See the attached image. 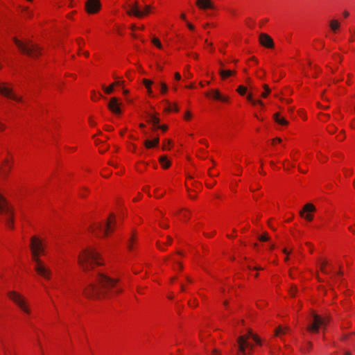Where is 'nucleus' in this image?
<instances>
[{
	"instance_id": "1",
	"label": "nucleus",
	"mask_w": 355,
	"mask_h": 355,
	"mask_svg": "<svg viewBox=\"0 0 355 355\" xmlns=\"http://www.w3.org/2000/svg\"><path fill=\"white\" fill-rule=\"evenodd\" d=\"M78 261L83 270L91 278L90 282L83 290V293L87 297H108L123 291V289L116 285L118 279L110 278L99 271L92 272L96 266L103 264L100 255L94 249L88 248L83 250L78 256Z\"/></svg>"
},
{
	"instance_id": "2",
	"label": "nucleus",
	"mask_w": 355,
	"mask_h": 355,
	"mask_svg": "<svg viewBox=\"0 0 355 355\" xmlns=\"http://www.w3.org/2000/svg\"><path fill=\"white\" fill-rule=\"evenodd\" d=\"M31 249L33 260L35 262V270L37 273L46 279H49L51 275V270L46 267L40 259V255L44 253V245L42 241L34 236L31 238Z\"/></svg>"
},
{
	"instance_id": "3",
	"label": "nucleus",
	"mask_w": 355,
	"mask_h": 355,
	"mask_svg": "<svg viewBox=\"0 0 355 355\" xmlns=\"http://www.w3.org/2000/svg\"><path fill=\"white\" fill-rule=\"evenodd\" d=\"M3 218L8 227L13 228V213L5 198L0 193V219Z\"/></svg>"
},
{
	"instance_id": "4",
	"label": "nucleus",
	"mask_w": 355,
	"mask_h": 355,
	"mask_svg": "<svg viewBox=\"0 0 355 355\" xmlns=\"http://www.w3.org/2000/svg\"><path fill=\"white\" fill-rule=\"evenodd\" d=\"M254 334L251 330H248L246 335L241 336L237 338V344L239 352L243 354H251L254 345L248 341L250 338H252Z\"/></svg>"
},
{
	"instance_id": "5",
	"label": "nucleus",
	"mask_w": 355,
	"mask_h": 355,
	"mask_svg": "<svg viewBox=\"0 0 355 355\" xmlns=\"http://www.w3.org/2000/svg\"><path fill=\"white\" fill-rule=\"evenodd\" d=\"M14 42L23 53L33 58L40 55V50L37 44L31 42L23 43L17 38H14Z\"/></svg>"
},
{
	"instance_id": "6",
	"label": "nucleus",
	"mask_w": 355,
	"mask_h": 355,
	"mask_svg": "<svg viewBox=\"0 0 355 355\" xmlns=\"http://www.w3.org/2000/svg\"><path fill=\"white\" fill-rule=\"evenodd\" d=\"M8 296L12 300L19 309L26 314L31 313L26 298L21 294L15 291H10L8 293Z\"/></svg>"
},
{
	"instance_id": "7",
	"label": "nucleus",
	"mask_w": 355,
	"mask_h": 355,
	"mask_svg": "<svg viewBox=\"0 0 355 355\" xmlns=\"http://www.w3.org/2000/svg\"><path fill=\"white\" fill-rule=\"evenodd\" d=\"M327 322V318H322L318 314L313 313L310 324L307 327V330L311 332H318L320 327H324Z\"/></svg>"
},
{
	"instance_id": "8",
	"label": "nucleus",
	"mask_w": 355,
	"mask_h": 355,
	"mask_svg": "<svg viewBox=\"0 0 355 355\" xmlns=\"http://www.w3.org/2000/svg\"><path fill=\"white\" fill-rule=\"evenodd\" d=\"M150 10V6L146 5L144 7V10H141L138 2L135 1L133 3L128 5V9L126 12L129 15H134L138 18H141L145 15L149 13Z\"/></svg>"
},
{
	"instance_id": "9",
	"label": "nucleus",
	"mask_w": 355,
	"mask_h": 355,
	"mask_svg": "<svg viewBox=\"0 0 355 355\" xmlns=\"http://www.w3.org/2000/svg\"><path fill=\"white\" fill-rule=\"evenodd\" d=\"M112 223L115 224L114 216L113 214L110 215L105 225L98 223L92 227V232L96 235H98L100 233H103L104 235H107L109 231L113 230L112 227Z\"/></svg>"
},
{
	"instance_id": "10",
	"label": "nucleus",
	"mask_w": 355,
	"mask_h": 355,
	"mask_svg": "<svg viewBox=\"0 0 355 355\" xmlns=\"http://www.w3.org/2000/svg\"><path fill=\"white\" fill-rule=\"evenodd\" d=\"M99 0H87L85 3V9L89 14H95L101 8Z\"/></svg>"
},
{
	"instance_id": "11",
	"label": "nucleus",
	"mask_w": 355,
	"mask_h": 355,
	"mask_svg": "<svg viewBox=\"0 0 355 355\" xmlns=\"http://www.w3.org/2000/svg\"><path fill=\"white\" fill-rule=\"evenodd\" d=\"M315 211V206L311 203H307L304 206L302 210H301L300 211V215L302 217H304L306 220L311 221L313 218V216L311 214H305V213Z\"/></svg>"
},
{
	"instance_id": "12",
	"label": "nucleus",
	"mask_w": 355,
	"mask_h": 355,
	"mask_svg": "<svg viewBox=\"0 0 355 355\" xmlns=\"http://www.w3.org/2000/svg\"><path fill=\"white\" fill-rule=\"evenodd\" d=\"M259 42L261 45L266 48H273L274 46V42L270 36H269L266 33H261L259 35Z\"/></svg>"
},
{
	"instance_id": "13",
	"label": "nucleus",
	"mask_w": 355,
	"mask_h": 355,
	"mask_svg": "<svg viewBox=\"0 0 355 355\" xmlns=\"http://www.w3.org/2000/svg\"><path fill=\"white\" fill-rule=\"evenodd\" d=\"M0 94L4 95L7 98H11L16 101H21V97H18L16 95H15L14 94H12L11 89L5 85H0Z\"/></svg>"
},
{
	"instance_id": "14",
	"label": "nucleus",
	"mask_w": 355,
	"mask_h": 355,
	"mask_svg": "<svg viewBox=\"0 0 355 355\" xmlns=\"http://www.w3.org/2000/svg\"><path fill=\"white\" fill-rule=\"evenodd\" d=\"M120 103L118 101V98L112 97L107 105L109 110L114 114H121Z\"/></svg>"
},
{
	"instance_id": "15",
	"label": "nucleus",
	"mask_w": 355,
	"mask_h": 355,
	"mask_svg": "<svg viewBox=\"0 0 355 355\" xmlns=\"http://www.w3.org/2000/svg\"><path fill=\"white\" fill-rule=\"evenodd\" d=\"M196 6L201 10L215 9L216 7L211 0H196Z\"/></svg>"
},
{
	"instance_id": "16",
	"label": "nucleus",
	"mask_w": 355,
	"mask_h": 355,
	"mask_svg": "<svg viewBox=\"0 0 355 355\" xmlns=\"http://www.w3.org/2000/svg\"><path fill=\"white\" fill-rule=\"evenodd\" d=\"M205 95L208 97L211 96L216 100H218L223 102H226L228 101V98L226 96H223L220 94L218 90L213 89L211 92H207Z\"/></svg>"
},
{
	"instance_id": "17",
	"label": "nucleus",
	"mask_w": 355,
	"mask_h": 355,
	"mask_svg": "<svg viewBox=\"0 0 355 355\" xmlns=\"http://www.w3.org/2000/svg\"><path fill=\"white\" fill-rule=\"evenodd\" d=\"M159 162L164 168H168L171 166V162L168 160L166 155L161 156L159 158Z\"/></svg>"
},
{
	"instance_id": "18",
	"label": "nucleus",
	"mask_w": 355,
	"mask_h": 355,
	"mask_svg": "<svg viewBox=\"0 0 355 355\" xmlns=\"http://www.w3.org/2000/svg\"><path fill=\"white\" fill-rule=\"evenodd\" d=\"M148 122L151 123L155 128L159 123V119L153 114H149Z\"/></svg>"
},
{
	"instance_id": "19",
	"label": "nucleus",
	"mask_w": 355,
	"mask_h": 355,
	"mask_svg": "<svg viewBox=\"0 0 355 355\" xmlns=\"http://www.w3.org/2000/svg\"><path fill=\"white\" fill-rule=\"evenodd\" d=\"M219 73L223 79H225L227 77L234 75L236 73L235 71H231V70H220Z\"/></svg>"
},
{
	"instance_id": "20",
	"label": "nucleus",
	"mask_w": 355,
	"mask_h": 355,
	"mask_svg": "<svg viewBox=\"0 0 355 355\" xmlns=\"http://www.w3.org/2000/svg\"><path fill=\"white\" fill-rule=\"evenodd\" d=\"M288 331H289V327H282L279 326L275 329V336H279L281 334H286Z\"/></svg>"
},
{
	"instance_id": "21",
	"label": "nucleus",
	"mask_w": 355,
	"mask_h": 355,
	"mask_svg": "<svg viewBox=\"0 0 355 355\" xmlns=\"http://www.w3.org/2000/svg\"><path fill=\"white\" fill-rule=\"evenodd\" d=\"M329 26L331 28V29L334 32L336 33V31L340 27V23L338 20L336 19H333L330 21L329 23Z\"/></svg>"
},
{
	"instance_id": "22",
	"label": "nucleus",
	"mask_w": 355,
	"mask_h": 355,
	"mask_svg": "<svg viewBox=\"0 0 355 355\" xmlns=\"http://www.w3.org/2000/svg\"><path fill=\"white\" fill-rule=\"evenodd\" d=\"M247 98L249 101H250L253 105H255L257 103L261 105H263V102L260 100H253L252 99V96L251 94H249L247 96Z\"/></svg>"
},
{
	"instance_id": "23",
	"label": "nucleus",
	"mask_w": 355,
	"mask_h": 355,
	"mask_svg": "<svg viewBox=\"0 0 355 355\" xmlns=\"http://www.w3.org/2000/svg\"><path fill=\"white\" fill-rule=\"evenodd\" d=\"M327 261H323L321 263H320V270L324 273V274H329V271L326 269L325 266H327Z\"/></svg>"
},
{
	"instance_id": "24",
	"label": "nucleus",
	"mask_w": 355,
	"mask_h": 355,
	"mask_svg": "<svg viewBox=\"0 0 355 355\" xmlns=\"http://www.w3.org/2000/svg\"><path fill=\"white\" fill-rule=\"evenodd\" d=\"M10 169V166L8 164V161L6 160L4 162V166L2 168V173L6 175L8 173Z\"/></svg>"
},
{
	"instance_id": "25",
	"label": "nucleus",
	"mask_w": 355,
	"mask_h": 355,
	"mask_svg": "<svg viewBox=\"0 0 355 355\" xmlns=\"http://www.w3.org/2000/svg\"><path fill=\"white\" fill-rule=\"evenodd\" d=\"M263 87L265 91H263V92L261 94V96L263 98H266L268 95L270 94V89L267 85H263Z\"/></svg>"
},
{
	"instance_id": "26",
	"label": "nucleus",
	"mask_w": 355,
	"mask_h": 355,
	"mask_svg": "<svg viewBox=\"0 0 355 355\" xmlns=\"http://www.w3.org/2000/svg\"><path fill=\"white\" fill-rule=\"evenodd\" d=\"M144 144L146 148H151L155 147L153 144V141H152L151 140H149V139L145 140L144 141Z\"/></svg>"
},
{
	"instance_id": "27",
	"label": "nucleus",
	"mask_w": 355,
	"mask_h": 355,
	"mask_svg": "<svg viewBox=\"0 0 355 355\" xmlns=\"http://www.w3.org/2000/svg\"><path fill=\"white\" fill-rule=\"evenodd\" d=\"M144 84L145 85L146 87L148 89V92H151L150 85L153 84V82L148 79H144Z\"/></svg>"
},
{
	"instance_id": "28",
	"label": "nucleus",
	"mask_w": 355,
	"mask_h": 355,
	"mask_svg": "<svg viewBox=\"0 0 355 355\" xmlns=\"http://www.w3.org/2000/svg\"><path fill=\"white\" fill-rule=\"evenodd\" d=\"M103 88L104 89V91L106 94H111L114 91V85H111L107 87H105L104 85L103 86Z\"/></svg>"
},
{
	"instance_id": "29",
	"label": "nucleus",
	"mask_w": 355,
	"mask_h": 355,
	"mask_svg": "<svg viewBox=\"0 0 355 355\" xmlns=\"http://www.w3.org/2000/svg\"><path fill=\"white\" fill-rule=\"evenodd\" d=\"M246 91H247V88L243 86V85H240L237 88V92L241 95H244L246 93Z\"/></svg>"
},
{
	"instance_id": "30",
	"label": "nucleus",
	"mask_w": 355,
	"mask_h": 355,
	"mask_svg": "<svg viewBox=\"0 0 355 355\" xmlns=\"http://www.w3.org/2000/svg\"><path fill=\"white\" fill-rule=\"evenodd\" d=\"M167 103H168V107L166 109V111L170 112V111H171L172 110H174V111H175V112H178V107H177V105H176L175 104H174V105H173V108H172V105H171L169 102H167Z\"/></svg>"
},
{
	"instance_id": "31",
	"label": "nucleus",
	"mask_w": 355,
	"mask_h": 355,
	"mask_svg": "<svg viewBox=\"0 0 355 355\" xmlns=\"http://www.w3.org/2000/svg\"><path fill=\"white\" fill-rule=\"evenodd\" d=\"M152 42L159 49H162V45L161 44V42H159V40L156 38V37H154L152 39Z\"/></svg>"
},
{
	"instance_id": "32",
	"label": "nucleus",
	"mask_w": 355,
	"mask_h": 355,
	"mask_svg": "<svg viewBox=\"0 0 355 355\" xmlns=\"http://www.w3.org/2000/svg\"><path fill=\"white\" fill-rule=\"evenodd\" d=\"M160 87H161V92H162V94H165L167 92L168 87H167V85L165 83H160Z\"/></svg>"
},
{
	"instance_id": "33",
	"label": "nucleus",
	"mask_w": 355,
	"mask_h": 355,
	"mask_svg": "<svg viewBox=\"0 0 355 355\" xmlns=\"http://www.w3.org/2000/svg\"><path fill=\"white\" fill-rule=\"evenodd\" d=\"M259 239L261 241H267L269 240V236H268V234L266 233H264L263 234H262L261 236H260L259 237Z\"/></svg>"
},
{
	"instance_id": "34",
	"label": "nucleus",
	"mask_w": 355,
	"mask_h": 355,
	"mask_svg": "<svg viewBox=\"0 0 355 355\" xmlns=\"http://www.w3.org/2000/svg\"><path fill=\"white\" fill-rule=\"evenodd\" d=\"M277 123L283 125H286L288 123V122L284 118H280Z\"/></svg>"
},
{
	"instance_id": "35",
	"label": "nucleus",
	"mask_w": 355,
	"mask_h": 355,
	"mask_svg": "<svg viewBox=\"0 0 355 355\" xmlns=\"http://www.w3.org/2000/svg\"><path fill=\"white\" fill-rule=\"evenodd\" d=\"M252 338L254 340V342L257 344L261 345V340L257 335H254Z\"/></svg>"
},
{
	"instance_id": "36",
	"label": "nucleus",
	"mask_w": 355,
	"mask_h": 355,
	"mask_svg": "<svg viewBox=\"0 0 355 355\" xmlns=\"http://www.w3.org/2000/svg\"><path fill=\"white\" fill-rule=\"evenodd\" d=\"M155 128L161 129L162 131H166L168 129V127L165 125H159V124L155 127Z\"/></svg>"
},
{
	"instance_id": "37",
	"label": "nucleus",
	"mask_w": 355,
	"mask_h": 355,
	"mask_svg": "<svg viewBox=\"0 0 355 355\" xmlns=\"http://www.w3.org/2000/svg\"><path fill=\"white\" fill-rule=\"evenodd\" d=\"M151 141H153L155 146H157L159 145V137H156L153 140H151Z\"/></svg>"
},
{
	"instance_id": "38",
	"label": "nucleus",
	"mask_w": 355,
	"mask_h": 355,
	"mask_svg": "<svg viewBox=\"0 0 355 355\" xmlns=\"http://www.w3.org/2000/svg\"><path fill=\"white\" fill-rule=\"evenodd\" d=\"M280 119L279 117V113H275L274 114V119L276 122H277V121Z\"/></svg>"
},
{
	"instance_id": "39",
	"label": "nucleus",
	"mask_w": 355,
	"mask_h": 355,
	"mask_svg": "<svg viewBox=\"0 0 355 355\" xmlns=\"http://www.w3.org/2000/svg\"><path fill=\"white\" fill-rule=\"evenodd\" d=\"M328 131L329 133L333 134L336 131V128L331 125V128H329Z\"/></svg>"
},
{
	"instance_id": "40",
	"label": "nucleus",
	"mask_w": 355,
	"mask_h": 355,
	"mask_svg": "<svg viewBox=\"0 0 355 355\" xmlns=\"http://www.w3.org/2000/svg\"><path fill=\"white\" fill-rule=\"evenodd\" d=\"M191 117V114L189 112H187L185 114V119L189 120Z\"/></svg>"
},
{
	"instance_id": "41",
	"label": "nucleus",
	"mask_w": 355,
	"mask_h": 355,
	"mask_svg": "<svg viewBox=\"0 0 355 355\" xmlns=\"http://www.w3.org/2000/svg\"><path fill=\"white\" fill-rule=\"evenodd\" d=\"M175 78L177 80H180L181 79V76L179 73H175Z\"/></svg>"
},
{
	"instance_id": "42",
	"label": "nucleus",
	"mask_w": 355,
	"mask_h": 355,
	"mask_svg": "<svg viewBox=\"0 0 355 355\" xmlns=\"http://www.w3.org/2000/svg\"><path fill=\"white\" fill-rule=\"evenodd\" d=\"M123 83V81L119 80V81H115L112 85H114V87L115 85H121Z\"/></svg>"
},
{
	"instance_id": "43",
	"label": "nucleus",
	"mask_w": 355,
	"mask_h": 355,
	"mask_svg": "<svg viewBox=\"0 0 355 355\" xmlns=\"http://www.w3.org/2000/svg\"><path fill=\"white\" fill-rule=\"evenodd\" d=\"M187 25L188 28H189L190 30H193V29H194V26H193L191 24H190V23L187 22Z\"/></svg>"
},
{
	"instance_id": "44",
	"label": "nucleus",
	"mask_w": 355,
	"mask_h": 355,
	"mask_svg": "<svg viewBox=\"0 0 355 355\" xmlns=\"http://www.w3.org/2000/svg\"><path fill=\"white\" fill-rule=\"evenodd\" d=\"M281 141H282V139L279 137H277L272 140V144H274L275 142H281Z\"/></svg>"
},
{
	"instance_id": "45",
	"label": "nucleus",
	"mask_w": 355,
	"mask_h": 355,
	"mask_svg": "<svg viewBox=\"0 0 355 355\" xmlns=\"http://www.w3.org/2000/svg\"><path fill=\"white\" fill-rule=\"evenodd\" d=\"M159 225L163 228H168V225L167 224H164V223H160Z\"/></svg>"
},
{
	"instance_id": "46",
	"label": "nucleus",
	"mask_w": 355,
	"mask_h": 355,
	"mask_svg": "<svg viewBox=\"0 0 355 355\" xmlns=\"http://www.w3.org/2000/svg\"><path fill=\"white\" fill-rule=\"evenodd\" d=\"M132 240H133V236L131 237L130 241H129L128 248H129L130 250L132 249L131 242H132Z\"/></svg>"
},
{
	"instance_id": "47",
	"label": "nucleus",
	"mask_w": 355,
	"mask_h": 355,
	"mask_svg": "<svg viewBox=\"0 0 355 355\" xmlns=\"http://www.w3.org/2000/svg\"><path fill=\"white\" fill-rule=\"evenodd\" d=\"M343 15H344L345 17H347L349 15V13L347 11H344L343 12Z\"/></svg>"
},
{
	"instance_id": "48",
	"label": "nucleus",
	"mask_w": 355,
	"mask_h": 355,
	"mask_svg": "<svg viewBox=\"0 0 355 355\" xmlns=\"http://www.w3.org/2000/svg\"><path fill=\"white\" fill-rule=\"evenodd\" d=\"M213 355H220V354L216 349H214L213 351Z\"/></svg>"
},
{
	"instance_id": "49",
	"label": "nucleus",
	"mask_w": 355,
	"mask_h": 355,
	"mask_svg": "<svg viewBox=\"0 0 355 355\" xmlns=\"http://www.w3.org/2000/svg\"><path fill=\"white\" fill-rule=\"evenodd\" d=\"M167 145H168L167 144H165V143H164V144H163L162 149H163V150H166V149H168V146H167Z\"/></svg>"
},
{
	"instance_id": "50",
	"label": "nucleus",
	"mask_w": 355,
	"mask_h": 355,
	"mask_svg": "<svg viewBox=\"0 0 355 355\" xmlns=\"http://www.w3.org/2000/svg\"><path fill=\"white\" fill-rule=\"evenodd\" d=\"M4 128H5V125L3 124H2L1 123H0V130H3Z\"/></svg>"
},
{
	"instance_id": "51",
	"label": "nucleus",
	"mask_w": 355,
	"mask_h": 355,
	"mask_svg": "<svg viewBox=\"0 0 355 355\" xmlns=\"http://www.w3.org/2000/svg\"><path fill=\"white\" fill-rule=\"evenodd\" d=\"M291 295H293V296H294V295H295V289H294V288H292V289L291 290Z\"/></svg>"
},
{
	"instance_id": "52",
	"label": "nucleus",
	"mask_w": 355,
	"mask_h": 355,
	"mask_svg": "<svg viewBox=\"0 0 355 355\" xmlns=\"http://www.w3.org/2000/svg\"><path fill=\"white\" fill-rule=\"evenodd\" d=\"M172 242V238L170 236H168V244H170Z\"/></svg>"
},
{
	"instance_id": "53",
	"label": "nucleus",
	"mask_w": 355,
	"mask_h": 355,
	"mask_svg": "<svg viewBox=\"0 0 355 355\" xmlns=\"http://www.w3.org/2000/svg\"><path fill=\"white\" fill-rule=\"evenodd\" d=\"M252 269H254V270H263V268H261V267H254V268H253Z\"/></svg>"
},
{
	"instance_id": "54",
	"label": "nucleus",
	"mask_w": 355,
	"mask_h": 355,
	"mask_svg": "<svg viewBox=\"0 0 355 355\" xmlns=\"http://www.w3.org/2000/svg\"><path fill=\"white\" fill-rule=\"evenodd\" d=\"M180 17H181L182 19H184V20H185V19H186V15H185L184 14H182V15H181V16H180Z\"/></svg>"
},
{
	"instance_id": "55",
	"label": "nucleus",
	"mask_w": 355,
	"mask_h": 355,
	"mask_svg": "<svg viewBox=\"0 0 355 355\" xmlns=\"http://www.w3.org/2000/svg\"><path fill=\"white\" fill-rule=\"evenodd\" d=\"M343 272L340 270L338 272H337V275H343Z\"/></svg>"
},
{
	"instance_id": "56",
	"label": "nucleus",
	"mask_w": 355,
	"mask_h": 355,
	"mask_svg": "<svg viewBox=\"0 0 355 355\" xmlns=\"http://www.w3.org/2000/svg\"><path fill=\"white\" fill-rule=\"evenodd\" d=\"M187 280L189 282H192V279L189 277H187Z\"/></svg>"
},
{
	"instance_id": "57",
	"label": "nucleus",
	"mask_w": 355,
	"mask_h": 355,
	"mask_svg": "<svg viewBox=\"0 0 355 355\" xmlns=\"http://www.w3.org/2000/svg\"><path fill=\"white\" fill-rule=\"evenodd\" d=\"M349 230L352 231L353 233H355V230H353L352 227H349Z\"/></svg>"
},
{
	"instance_id": "58",
	"label": "nucleus",
	"mask_w": 355,
	"mask_h": 355,
	"mask_svg": "<svg viewBox=\"0 0 355 355\" xmlns=\"http://www.w3.org/2000/svg\"><path fill=\"white\" fill-rule=\"evenodd\" d=\"M89 123L91 124V125H94L95 123L94 121H92V120H89Z\"/></svg>"
},
{
	"instance_id": "59",
	"label": "nucleus",
	"mask_w": 355,
	"mask_h": 355,
	"mask_svg": "<svg viewBox=\"0 0 355 355\" xmlns=\"http://www.w3.org/2000/svg\"><path fill=\"white\" fill-rule=\"evenodd\" d=\"M283 252H284V253H285V254H289V252H288L286 249H284V250H283Z\"/></svg>"
},
{
	"instance_id": "60",
	"label": "nucleus",
	"mask_w": 355,
	"mask_h": 355,
	"mask_svg": "<svg viewBox=\"0 0 355 355\" xmlns=\"http://www.w3.org/2000/svg\"><path fill=\"white\" fill-rule=\"evenodd\" d=\"M177 263L178 264V266L180 267V270L182 269V266L180 263H178V262H177Z\"/></svg>"
},
{
	"instance_id": "61",
	"label": "nucleus",
	"mask_w": 355,
	"mask_h": 355,
	"mask_svg": "<svg viewBox=\"0 0 355 355\" xmlns=\"http://www.w3.org/2000/svg\"><path fill=\"white\" fill-rule=\"evenodd\" d=\"M185 290L184 287L183 285H181V291H184Z\"/></svg>"
},
{
	"instance_id": "62",
	"label": "nucleus",
	"mask_w": 355,
	"mask_h": 355,
	"mask_svg": "<svg viewBox=\"0 0 355 355\" xmlns=\"http://www.w3.org/2000/svg\"><path fill=\"white\" fill-rule=\"evenodd\" d=\"M84 54H85V56H87H87H89V53H88L87 51H85V52L84 53Z\"/></svg>"
},
{
	"instance_id": "63",
	"label": "nucleus",
	"mask_w": 355,
	"mask_h": 355,
	"mask_svg": "<svg viewBox=\"0 0 355 355\" xmlns=\"http://www.w3.org/2000/svg\"><path fill=\"white\" fill-rule=\"evenodd\" d=\"M157 247H158V248H159V249H160V250H164V249L160 246V245H159V243H157Z\"/></svg>"
},
{
	"instance_id": "64",
	"label": "nucleus",
	"mask_w": 355,
	"mask_h": 355,
	"mask_svg": "<svg viewBox=\"0 0 355 355\" xmlns=\"http://www.w3.org/2000/svg\"><path fill=\"white\" fill-rule=\"evenodd\" d=\"M345 355H352V354L349 352L345 353Z\"/></svg>"
}]
</instances>
